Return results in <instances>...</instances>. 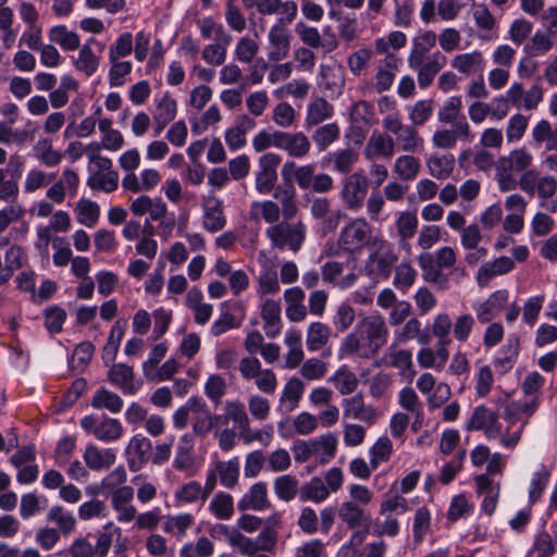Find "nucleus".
<instances>
[{
  "instance_id": "f257e3e1",
  "label": "nucleus",
  "mask_w": 557,
  "mask_h": 557,
  "mask_svg": "<svg viewBox=\"0 0 557 557\" xmlns=\"http://www.w3.org/2000/svg\"><path fill=\"white\" fill-rule=\"evenodd\" d=\"M387 337L385 319L379 313L366 315L341 343L339 356L370 359L386 344Z\"/></svg>"
},
{
  "instance_id": "f03ea898",
  "label": "nucleus",
  "mask_w": 557,
  "mask_h": 557,
  "mask_svg": "<svg viewBox=\"0 0 557 557\" xmlns=\"http://www.w3.org/2000/svg\"><path fill=\"white\" fill-rule=\"evenodd\" d=\"M527 423L528 421H524L513 431H510L509 426L503 431L498 412L481 405L473 410L467 428L469 430L482 431L487 440L498 438L500 446L504 448L515 449L521 441Z\"/></svg>"
},
{
  "instance_id": "7ed1b4c3",
  "label": "nucleus",
  "mask_w": 557,
  "mask_h": 557,
  "mask_svg": "<svg viewBox=\"0 0 557 557\" xmlns=\"http://www.w3.org/2000/svg\"><path fill=\"white\" fill-rule=\"evenodd\" d=\"M265 235L272 247L283 250L288 248L297 252L304 245L307 236V227L304 222L281 221L265 230Z\"/></svg>"
},
{
  "instance_id": "20e7f679",
  "label": "nucleus",
  "mask_w": 557,
  "mask_h": 557,
  "mask_svg": "<svg viewBox=\"0 0 557 557\" xmlns=\"http://www.w3.org/2000/svg\"><path fill=\"white\" fill-rule=\"evenodd\" d=\"M368 188V178L362 171L346 176L339 193L344 207L352 212L360 211L367 199Z\"/></svg>"
},
{
  "instance_id": "39448f33",
  "label": "nucleus",
  "mask_w": 557,
  "mask_h": 557,
  "mask_svg": "<svg viewBox=\"0 0 557 557\" xmlns=\"http://www.w3.org/2000/svg\"><path fill=\"white\" fill-rule=\"evenodd\" d=\"M281 157L274 152H267L258 160V170L255 173V186L262 195L270 194L277 181V168Z\"/></svg>"
},
{
  "instance_id": "423d86ee",
  "label": "nucleus",
  "mask_w": 557,
  "mask_h": 557,
  "mask_svg": "<svg viewBox=\"0 0 557 557\" xmlns=\"http://www.w3.org/2000/svg\"><path fill=\"white\" fill-rule=\"evenodd\" d=\"M81 426L101 442L117 441L123 434L121 422L109 417L99 420L95 416H86L81 420Z\"/></svg>"
},
{
  "instance_id": "0eeeda50",
  "label": "nucleus",
  "mask_w": 557,
  "mask_h": 557,
  "mask_svg": "<svg viewBox=\"0 0 557 557\" xmlns=\"http://www.w3.org/2000/svg\"><path fill=\"white\" fill-rule=\"evenodd\" d=\"M371 227L364 218H357L341 232L338 245L345 250L354 251L362 248L369 240Z\"/></svg>"
},
{
  "instance_id": "6e6552de",
  "label": "nucleus",
  "mask_w": 557,
  "mask_h": 557,
  "mask_svg": "<svg viewBox=\"0 0 557 557\" xmlns=\"http://www.w3.org/2000/svg\"><path fill=\"white\" fill-rule=\"evenodd\" d=\"M342 406L344 420H359L371 426L379 418L376 409L372 405L366 404L361 394L343 399Z\"/></svg>"
},
{
  "instance_id": "1a4fd4ad",
  "label": "nucleus",
  "mask_w": 557,
  "mask_h": 557,
  "mask_svg": "<svg viewBox=\"0 0 557 557\" xmlns=\"http://www.w3.org/2000/svg\"><path fill=\"white\" fill-rule=\"evenodd\" d=\"M188 406L194 414L193 431L196 435L206 436L218 425L219 416H212L203 399L193 396L188 398Z\"/></svg>"
},
{
  "instance_id": "9d476101",
  "label": "nucleus",
  "mask_w": 557,
  "mask_h": 557,
  "mask_svg": "<svg viewBox=\"0 0 557 557\" xmlns=\"http://www.w3.org/2000/svg\"><path fill=\"white\" fill-rule=\"evenodd\" d=\"M509 298L507 289L492 293L485 300L473 305L476 319L480 323H488L499 315Z\"/></svg>"
},
{
  "instance_id": "9b49d317",
  "label": "nucleus",
  "mask_w": 557,
  "mask_h": 557,
  "mask_svg": "<svg viewBox=\"0 0 557 557\" xmlns=\"http://www.w3.org/2000/svg\"><path fill=\"white\" fill-rule=\"evenodd\" d=\"M111 506L116 512V520L122 523L132 522L136 517V508L132 504L134 490L129 485H123L110 492Z\"/></svg>"
},
{
  "instance_id": "f8f14e48",
  "label": "nucleus",
  "mask_w": 557,
  "mask_h": 557,
  "mask_svg": "<svg viewBox=\"0 0 557 557\" xmlns=\"http://www.w3.org/2000/svg\"><path fill=\"white\" fill-rule=\"evenodd\" d=\"M268 39L270 45L268 58L270 61L278 62L288 55L292 34L285 25H272L268 34Z\"/></svg>"
},
{
  "instance_id": "ddd939ff",
  "label": "nucleus",
  "mask_w": 557,
  "mask_h": 557,
  "mask_svg": "<svg viewBox=\"0 0 557 557\" xmlns=\"http://www.w3.org/2000/svg\"><path fill=\"white\" fill-rule=\"evenodd\" d=\"M275 148L284 150L292 158H304L311 149L309 138L302 133L278 132Z\"/></svg>"
},
{
  "instance_id": "4468645a",
  "label": "nucleus",
  "mask_w": 557,
  "mask_h": 557,
  "mask_svg": "<svg viewBox=\"0 0 557 557\" xmlns=\"http://www.w3.org/2000/svg\"><path fill=\"white\" fill-rule=\"evenodd\" d=\"M470 138V126L465 116H461L451 129L436 131L432 136V143L441 149H451L457 140L468 141Z\"/></svg>"
},
{
  "instance_id": "2eb2a0df",
  "label": "nucleus",
  "mask_w": 557,
  "mask_h": 557,
  "mask_svg": "<svg viewBox=\"0 0 557 557\" xmlns=\"http://www.w3.org/2000/svg\"><path fill=\"white\" fill-rule=\"evenodd\" d=\"M397 261V256L388 244H382L380 248L370 255L367 261V270L371 274L388 278Z\"/></svg>"
},
{
  "instance_id": "dca6fc26",
  "label": "nucleus",
  "mask_w": 557,
  "mask_h": 557,
  "mask_svg": "<svg viewBox=\"0 0 557 557\" xmlns=\"http://www.w3.org/2000/svg\"><path fill=\"white\" fill-rule=\"evenodd\" d=\"M203 227L215 233L224 228L226 225V216L223 210L222 200L214 195L206 197L202 201Z\"/></svg>"
},
{
  "instance_id": "f3484780",
  "label": "nucleus",
  "mask_w": 557,
  "mask_h": 557,
  "mask_svg": "<svg viewBox=\"0 0 557 557\" xmlns=\"http://www.w3.org/2000/svg\"><path fill=\"white\" fill-rule=\"evenodd\" d=\"M319 87L331 96L342 94L345 85L344 69L339 64H321L318 75Z\"/></svg>"
},
{
  "instance_id": "a211bd4d",
  "label": "nucleus",
  "mask_w": 557,
  "mask_h": 557,
  "mask_svg": "<svg viewBox=\"0 0 557 557\" xmlns=\"http://www.w3.org/2000/svg\"><path fill=\"white\" fill-rule=\"evenodd\" d=\"M339 520L350 530L368 528L371 523V515L356 502H343L337 510Z\"/></svg>"
},
{
  "instance_id": "6ab92c4d",
  "label": "nucleus",
  "mask_w": 557,
  "mask_h": 557,
  "mask_svg": "<svg viewBox=\"0 0 557 557\" xmlns=\"http://www.w3.org/2000/svg\"><path fill=\"white\" fill-rule=\"evenodd\" d=\"M237 507L240 511H262L271 507L268 497V485L265 482H257L238 500Z\"/></svg>"
},
{
  "instance_id": "aec40b11",
  "label": "nucleus",
  "mask_w": 557,
  "mask_h": 557,
  "mask_svg": "<svg viewBox=\"0 0 557 557\" xmlns=\"http://www.w3.org/2000/svg\"><path fill=\"white\" fill-rule=\"evenodd\" d=\"M401 64V59L394 53H388L381 61L374 76V88L381 94L388 90L396 77V73Z\"/></svg>"
},
{
  "instance_id": "412c9836",
  "label": "nucleus",
  "mask_w": 557,
  "mask_h": 557,
  "mask_svg": "<svg viewBox=\"0 0 557 557\" xmlns=\"http://www.w3.org/2000/svg\"><path fill=\"white\" fill-rule=\"evenodd\" d=\"M446 58L441 52H435L426 59H421L419 65H409L418 73V84L421 88L429 87L437 73L445 66Z\"/></svg>"
},
{
  "instance_id": "4be33fe9",
  "label": "nucleus",
  "mask_w": 557,
  "mask_h": 557,
  "mask_svg": "<svg viewBox=\"0 0 557 557\" xmlns=\"http://www.w3.org/2000/svg\"><path fill=\"white\" fill-rule=\"evenodd\" d=\"M306 294L299 286L285 289L283 298L286 305L285 313L290 322H301L307 318L308 310L304 304Z\"/></svg>"
},
{
  "instance_id": "5701e85b",
  "label": "nucleus",
  "mask_w": 557,
  "mask_h": 557,
  "mask_svg": "<svg viewBox=\"0 0 557 557\" xmlns=\"http://www.w3.org/2000/svg\"><path fill=\"white\" fill-rule=\"evenodd\" d=\"M152 444L144 436L132 437L126 448L128 466L132 471H138L150 458Z\"/></svg>"
},
{
  "instance_id": "b1692460",
  "label": "nucleus",
  "mask_w": 557,
  "mask_h": 557,
  "mask_svg": "<svg viewBox=\"0 0 557 557\" xmlns=\"http://www.w3.org/2000/svg\"><path fill=\"white\" fill-rule=\"evenodd\" d=\"M515 269V261L509 257H499L493 261L483 263L476 273V282L479 286L485 287L490 281L498 275L509 273Z\"/></svg>"
},
{
  "instance_id": "393cba45",
  "label": "nucleus",
  "mask_w": 557,
  "mask_h": 557,
  "mask_svg": "<svg viewBox=\"0 0 557 557\" xmlns=\"http://www.w3.org/2000/svg\"><path fill=\"white\" fill-rule=\"evenodd\" d=\"M282 308L277 300L267 299L261 306L263 330L269 338H275L282 330Z\"/></svg>"
},
{
  "instance_id": "a878e982",
  "label": "nucleus",
  "mask_w": 557,
  "mask_h": 557,
  "mask_svg": "<svg viewBox=\"0 0 557 557\" xmlns=\"http://www.w3.org/2000/svg\"><path fill=\"white\" fill-rule=\"evenodd\" d=\"M108 379L124 394L134 395L140 387V384L135 382L132 367L124 363L113 364L108 372Z\"/></svg>"
},
{
  "instance_id": "bb28decb",
  "label": "nucleus",
  "mask_w": 557,
  "mask_h": 557,
  "mask_svg": "<svg viewBox=\"0 0 557 557\" xmlns=\"http://www.w3.org/2000/svg\"><path fill=\"white\" fill-rule=\"evenodd\" d=\"M395 152L394 139L385 134H373L367 141L363 153L368 160L391 158Z\"/></svg>"
},
{
  "instance_id": "cd10ccee",
  "label": "nucleus",
  "mask_w": 557,
  "mask_h": 557,
  "mask_svg": "<svg viewBox=\"0 0 557 557\" xmlns=\"http://www.w3.org/2000/svg\"><path fill=\"white\" fill-rule=\"evenodd\" d=\"M221 419H224V423L230 421L234 424V430H238V434L244 435L248 433L249 418L245 410V406L239 400H228L225 403L224 414H219Z\"/></svg>"
},
{
  "instance_id": "c85d7f7f",
  "label": "nucleus",
  "mask_w": 557,
  "mask_h": 557,
  "mask_svg": "<svg viewBox=\"0 0 557 557\" xmlns=\"http://www.w3.org/2000/svg\"><path fill=\"white\" fill-rule=\"evenodd\" d=\"M334 114L333 106L322 97H314L307 107L305 126H317L331 119Z\"/></svg>"
},
{
  "instance_id": "c756f323",
  "label": "nucleus",
  "mask_w": 557,
  "mask_h": 557,
  "mask_svg": "<svg viewBox=\"0 0 557 557\" xmlns=\"http://www.w3.org/2000/svg\"><path fill=\"white\" fill-rule=\"evenodd\" d=\"M302 337L299 330L289 329L285 333L284 344L287 347L285 356V367L287 369L297 368L304 360L305 354L302 350Z\"/></svg>"
},
{
  "instance_id": "7c9ffc66",
  "label": "nucleus",
  "mask_w": 557,
  "mask_h": 557,
  "mask_svg": "<svg viewBox=\"0 0 557 557\" xmlns=\"http://www.w3.org/2000/svg\"><path fill=\"white\" fill-rule=\"evenodd\" d=\"M313 164L297 165L294 161H286L282 168L284 178L293 176L300 189H309L314 178Z\"/></svg>"
},
{
  "instance_id": "2f4dec72",
  "label": "nucleus",
  "mask_w": 557,
  "mask_h": 557,
  "mask_svg": "<svg viewBox=\"0 0 557 557\" xmlns=\"http://www.w3.org/2000/svg\"><path fill=\"white\" fill-rule=\"evenodd\" d=\"M436 34L433 30H424L413 38V47L408 55L409 65H419L421 59L435 46Z\"/></svg>"
},
{
  "instance_id": "473e14b6",
  "label": "nucleus",
  "mask_w": 557,
  "mask_h": 557,
  "mask_svg": "<svg viewBox=\"0 0 557 557\" xmlns=\"http://www.w3.org/2000/svg\"><path fill=\"white\" fill-rule=\"evenodd\" d=\"M97 42L95 38H90L87 44L79 46L77 58L73 61L77 71L84 73L87 77L92 76L99 67L100 59L91 49V44Z\"/></svg>"
},
{
  "instance_id": "72a5a7b5",
  "label": "nucleus",
  "mask_w": 557,
  "mask_h": 557,
  "mask_svg": "<svg viewBox=\"0 0 557 557\" xmlns=\"http://www.w3.org/2000/svg\"><path fill=\"white\" fill-rule=\"evenodd\" d=\"M115 453L111 448L99 449L97 446L90 445L84 453V460L89 469L100 471L109 469L115 462Z\"/></svg>"
},
{
  "instance_id": "f704fd0d",
  "label": "nucleus",
  "mask_w": 557,
  "mask_h": 557,
  "mask_svg": "<svg viewBox=\"0 0 557 557\" xmlns=\"http://www.w3.org/2000/svg\"><path fill=\"white\" fill-rule=\"evenodd\" d=\"M451 66L459 73L469 76L478 72H483L484 58L481 51L457 54L451 60Z\"/></svg>"
},
{
  "instance_id": "c9c22d12",
  "label": "nucleus",
  "mask_w": 557,
  "mask_h": 557,
  "mask_svg": "<svg viewBox=\"0 0 557 557\" xmlns=\"http://www.w3.org/2000/svg\"><path fill=\"white\" fill-rule=\"evenodd\" d=\"M384 360L389 367L398 369L404 376L413 374L412 354L408 349H397V346L392 343L384 355Z\"/></svg>"
},
{
  "instance_id": "e433bc0d",
  "label": "nucleus",
  "mask_w": 557,
  "mask_h": 557,
  "mask_svg": "<svg viewBox=\"0 0 557 557\" xmlns=\"http://www.w3.org/2000/svg\"><path fill=\"white\" fill-rule=\"evenodd\" d=\"M26 261V255L21 246H11L4 256V268L0 273V285L10 281L15 271L21 269Z\"/></svg>"
},
{
  "instance_id": "4c0bfd02",
  "label": "nucleus",
  "mask_w": 557,
  "mask_h": 557,
  "mask_svg": "<svg viewBox=\"0 0 557 557\" xmlns=\"http://www.w3.org/2000/svg\"><path fill=\"white\" fill-rule=\"evenodd\" d=\"M421 326L422 324L418 318L407 320L403 327L394 332V346L403 345L413 338H418L420 344H426L429 338L425 334H422Z\"/></svg>"
},
{
  "instance_id": "58836bf2",
  "label": "nucleus",
  "mask_w": 557,
  "mask_h": 557,
  "mask_svg": "<svg viewBox=\"0 0 557 557\" xmlns=\"http://www.w3.org/2000/svg\"><path fill=\"white\" fill-rule=\"evenodd\" d=\"M119 180L120 175L116 171L91 172L86 184L92 190L110 194L117 189Z\"/></svg>"
},
{
  "instance_id": "ea45409f",
  "label": "nucleus",
  "mask_w": 557,
  "mask_h": 557,
  "mask_svg": "<svg viewBox=\"0 0 557 557\" xmlns=\"http://www.w3.org/2000/svg\"><path fill=\"white\" fill-rule=\"evenodd\" d=\"M331 337V329L329 325L315 321L308 325L306 334V345L308 350L317 351L324 347Z\"/></svg>"
},
{
  "instance_id": "a19ab883",
  "label": "nucleus",
  "mask_w": 557,
  "mask_h": 557,
  "mask_svg": "<svg viewBox=\"0 0 557 557\" xmlns=\"http://www.w3.org/2000/svg\"><path fill=\"white\" fill-rule=\"evenodd\" d=\"M329 488L325 486L324 481L319 478L314 476L307 483H304L299 488V498L302 502H313V503H322L327 497Z\"/></svg>"
},
{
  "instance_id": "79ce46f5",
  "label": "nucleus",
  "mask_w": 557,
  "mask_h": 557,
  "mask_svg": "<svg viewBox=\"0 0 557 557\" xmlns=\"http://www.w3.org/2000/svg\"><path fill=\"white\" fill-rule=\"evenodd\" d=\"M48 37L51 42L58 44L65 51H74L81 46L79 36L64 25L50 28Z\"/></svg>"
},
{
  "instance_id": "37998d69",
  "label": "nucleus",
  "mask_w": 557,
  "mask_h": 557,
  "mask_svg": "<svg viewBox=\"0 0 557 557\" xmlns=\"http://www.w3.org/2000/svg\"><path fill=\"white\" fill-rule=\"evenodd\" d=\"M295 29L302 44L309 48L322 47L325 52H331L336 47V41L334 40L324 45L320 32L315 27L298 23Z\"/></svg>"
},
{
  "instance_id": "c03bdc74",
  "label": "nucleus",
  "mask_w": 557,
  "mask_h": 557,
  "mask_svg": "<svg viewBox=\"0 0 557 557\" xmlns=\"http://www.w3.org/2000/svg\"><path fill=\"white\" fill-rule=\"evenodd\" d=\"M341 395H349L354 393L359 384L357 375L346 366L341 367L330 379Z\"/></svg>"
},
{
  "instance_id": "a18cd8bd",
  "label": "nucleus",
  "mask_w": 557,
  "mask_h": 557,
  "mask_svg": "<svg viewBox=\"0 0 557 557\" xmlns=\"http://www.w3.org/2000/svg\"><path fill=\"white\" fill-rule=\"evenodd\" d=\"M358 152L352 148H346L343 150L335 151L327 156L329 162L332 163L334 171L341 174H348L351 172L354 165L358 161Z\"/></svg>"
},
{
  "instance_id": "49530a36",
  "label": "nucleus",
  "mask_w": 557,
  "mask_h": 557,
  "mask_svg": "<svg viewBox=\"0 0 557 557\" xmlns=\"http://www.w3.org/2000/svg\"><path fill=\"white\" fill-rule=\"evenodd\" d=\"M430 174L437 180H445L449 177L454 171L455 158L453 154H432L428 162Z\"/></svg>"
},
{
  "instance_id": "de8ad7c7",
  "label": "nucleus",
  "mask_w": 557,
  "mask_h": 557,
  "mask_svg": "<svg viewBox=\"0 0 557 557\" xmlns=\"http://www.w3.org/2000/svg\"><path fill=\"white\" fill-rule=\"evenodd\" d=\"M223 530L227 533V543L237 549L242 556L253 557L259 552L256 541L240 533L239 531L228 532L227 527L223 525Z\"/></svg>"
},
{
  "instance_id": "09e8293b",
  "label": "nucleus",
  "mask_w": 557,
  "mask_h": 557,
  "mask_svg": "<svg viewBox=\"0 0 557 557\" xmlns=\"http://www.w3.org/2000/svg\"><path fill=\"white\" fill-rule=\"evenodd\" d=\"M555 36L545 30H536L531 39L525 44L524 51L530 57H540L546 54L554 46Z\"/></svg>"
},
{
  "instance_id": "8fccbe9b",
  "label": "nucleus",
  "mask_w": 557,
  "mask_h": 557,
  "mask_svg": "<svg viewBox=\"0 0 557 557\" xmlns=\"http://www.w3.org/2000/svg\"><path fill=\"white\" fill-rule=\"evenodd\" d=\"M395 146L408 153H414L422 149L423 138L419 135L417 127L412 124L405 127V129L395 137Z\"/></svg>"
},
{
  "instance_id": "3c124183",
  "label": "nucleus",
  "mask_w": 557,
  "mask_h": 557,
  "mask_svg": "<svg viewBox=\"0 0 557 557\" xmlns=\"http://www.w3.org/2000/svg\"><path fill=\"white\" fill-rule=\"evenodd\" d=\"M47 519L53 522L58 527V531L67 535L72 533L76 528L75 517L62 506H52L48 513Z\"/></svg>"
},
{
  "instance_id": "603ef678",
  "label": "nucleus",
  "mask_w": 557,
  "mask_h": 557,
  "mask_svg": "<svg viewBox=\"0 0 557 557\" xmlns=\"http://www.w3.org/2000/svg\"><path fill=\"white\" fill-rule=\"evenodd\" d=\"M250 215L253 219H263L272 225L280 222L281 209L277 202L272 200L255 201L251 205Z\"/></svg>"
},
{
  "instance_id": "864d4df0",
  "label": "nucleus",
  "mask_w": 557,
  "mask_h": 557,
  "mask_svg": "<svg viewBox=\"0 0 557 557\" xmlns=\"http://www.w3.org/2000/svg\"><path fill=\"white\" fill-rule=\"evenodd\" d=\"M215 471L219 475L220 482L227 488L234 487L239 479V460L237 457L227 460L219 461L215 465Z\"/></svg>"
},
{
  "instance_id": "5fc2aeb1",
  "label": "nucleus",
  "mask_w": 557,
  "mask_h": 557,
  "mask_svg": "<svg viewBox=\"0 0 557 557\" xmlns=\"http://www.w3.org/2000/svg\"><path fill=\"white\" fill-rule=\"evenodd\" d=\"M532 154L527 150V148L521 147L512 150L508 157L499 158L498 163L512 172H522L532 164Z\"/></svg>"
},
{
  "instance_id": "6e6d98bb",
  "label": "nucleus",
  "mask_w": 557,
  "mask_h": 557,
  "mask_svg": "<svg viewBox=\"0 0 557 557\" xmlns=\"http://www.w3.org/2000/svg\"><path fill=\"white\" fill-rule=\"evenodd\" d=\"M91 406L96 409H107L112 413H117L122 410L123 399L107 388H100L92 396Z\"/></svg>"
},
{
  "instance_id": "4d7b16f0",
  "label": "nucleus",
  "mask_w": 557,
  "mask_h": 557,
  "mask_svg": "<svg viewBox=\"0 0 557 557\" xmlns=\"http://www.w3.org/2000/svg\"><path fill=\"white\" fill-rule=\"evenodd\" d=\"M124 332L125 324L122 323L121 321H116L112 325L108 342L102 349V359L106 362V364H109L114 361Z\"/></svg>"
},
{
  "instance_id": "13d9d810",
  "label": "nucleus",
  "mask_w": 557,
  "mask_h": 557,
  "mask_svg": "<svg viewBox=\"0 0 557 557\" xmlns=\"http://www.w3.org/2000/svg\"><path fill=\"white\" fill-rule=\"evenodd\" d=\"M298 480L290 474L277 476L273 482L275 495L284 502L293 500L299 493Z\"/></svg>"
},
{
  "instance_id": "bf43d9fd",
  "label": "nucleus",
  "mask_w": 557,
  "mask_h": 557,
  "mask_svg": "<svg viewBox=\"0 0 557 557\" xmlns=\"http://www.w3.org/2000/svg\"><path fill=\"white\" fill-rule=\"evenodd\" d=\"M420 161L411 154L398 157L394 163V172L403 181H413L420 171Z\"/></svg>"
},
{
  "instance_id": "052dcab7",
  "label": "nucleus",
  "mask_w": 557,
  "mask_h": 557,
  "mask_svg": "<svg viewBox=\"0 0 557 557\" xmlns=\"http://www.w3.org/2000/svg\"><path fill=\"white\" fill-rule=\"evenodd\" d=\"M209 510L218 519H230L234 513L233 497L224 492L216 493L209 504Z\"/></svg>"
},
{
  "instance_id": "680f3d73",
  "label": "nucleus",
  "mask_w": 557,
  "mask_h": 557,
  "mask_svg": "<svg viewBox=\"0 0 557 557\" xmlns=\"http://www.w3.org/2000/svg\"><path fill=\"white\" fill-rule=\"evenodd\" d=\"M175 500L183 504H194L198 500L206 502L207 497L202 491V485L197 481H189L183 484L175 492Z\"/></svg>"
},
{
  "instance_id": "e2e57ef3",
  "label": "nucleus",
  "mask_w": 557,
  "mask_h": 557,
  "mask_svg": "<svg viewBox=\"0 0 557 557\" xmlns=\"http://www.w3.org/2000/svg\"><path fill=\"white\" fill-rule=\"evenodd\" d=\"M232 41L216 39L213 44L206 46L202 50V59L211 65H222L226 60L227 46Z\"/></svg>"
},
{
  "instance_id": "0e129e2a",
  "label": "nucleus",
  "mask_w": 557,
  "mask_h": 557,
  "mask_svg": "<svg viewBox=\"0 0 557 557\" xmlns=\"http://www.w3.org/2000/svg\"><path fill=\"white\" fill-rule=\"evenodd\" d=\"M417 271L409 262H401L395 269L393 285L406 293L416 282Z\"/></svg>"
},
{
  "instance_id": "69168bd1",
  "label": "nucleus",
  "mask_w": 557,
  "mask_h": 557,
  "mask_svg": "<svg viewBox=\"0 0 557 557\" xmlns=\"http://www.w3.org/2000/svg\"><path fill=\"white\" fill-rule=\"evenodd\" d=\"M418 216L411 211H403L395 222L397 235L399 238L410 239L418 230Z\"/></svg>"
},
{
  "instance_id": "338daca9",
  "label": "nucleus",
  "mask_w": 557,
  "mask_h": 557,
  "mask_svg": "<svg viewBox=\"0 0 557 557\" xmlns=\"http://www.w3.org/2000/svg\"><path fill=\"white\" fill-rule=\"evenodd\" d=\"M339 137V127L336 123H329L318 127L313 135L312 140L320 151L325 150L332 143Z\"/></svg>"
},
{
  "instance_id": "774afa93",
  "label": "nucleus",
  "mask_w": 557,
  "mask_h": 557,
  "mask_svg": "<svg viewBox=\"0 0 557 557\" xmlns=\"http://www.w3.org/2000/svg\"><path fill=\"white\" fill-rule=\"evenodd\" d=\"M78 213V222L87 227H92L99 220L100 208L99 206L89 200L81 199L76 207Z\"/></svg>"
}]
</instances>
